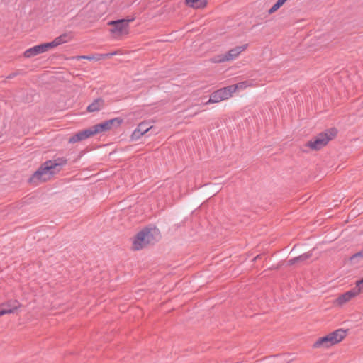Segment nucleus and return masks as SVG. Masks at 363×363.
<instances>
[{"label":"nucleus","instance_id":"1","mask_svg":"<svg viewBox=\"0 0 363 363\" xmlns=\"http://www.w3.org/2000/svg\"><path fill=\"white\" fill-rule=\"evenodd\" d=\"M67 163L65 157H57L45 162L29 179V182L38 185L39 183L49 180L51 177L58 173Z\"/></svg>","mask_w":363,"mask_h":363},{"label":"nucleus","instance_id":"2","mask_svg":"<svg viewBox=\"0 0 363 363\" xmlns=\"http://www.w3.org/2000/svg\"><path fill=\"white\" fill-rule=\"evenodd\" d=\"M160 231L157 228L146 227L136 234L132 248L134 250H139L149 245H154L160 239Z\"/></svg>","mask_w":363,"mask_h":363},{"label":"nucleus","instance_id":"3","mask_svg":"<svg viewBox=\"0 0 363 363\" xmlns=\"http://www.w3.org/2000/svg\"><path fill=\"white\" fill-rule=\"evenodd\" d=\"M337 134V130L335 128H331L309 140L306 146L313 150H319L325 147L330 140H333Z\"/></svg>","mask_w":363,"mask_h":363},{"label":"nucleus","instance_id":"4","mask_svg":"<svg viewBox=\"0 0 363 363\" xmlns=\"http://www.w3.org/2000/svg\"><path fill=\"white\" fill-rule=\"evenodd\" d=\"M133 20L134 18H122L108 22V25L111 27L110 32L116 38H120L124 35H128L129 33V23L133 21Z\"/></svg>","mask_w":363,"mask_h":363},{"label":"nucleus","instance_id":"5","mask_svg":"<svg viewBox=\"0 0 363 363\" xmlns=\"http://www.w3.org/2000/svg\"><path fill=\"white\" fill-rule=\"evenodd\" d=\"M231 87L232 86H228L213 91L210 95L209 100L206 104L218 103L221 101L228 99L232 96L233 94L235 93V89Z\"/></svg>","mask_w":363,"mask_h":363},{"label":"nucleus","instance_id":"6","mask_svg":"<svg viewBox=\"0 0 363 363\" xmlns=\"http://www.w3.org/2000/svg\"><path fill=\"white\" fill-rule=\"evenodd\" d=\"M123 122V119L117 117L110 120L105 121L101 123H98L94 125L95 131L97 133L107 132L113 128H118Z\"/></svg>","mask_w":363,"mask_h":363},{"label":"nucleus","instance_id":"7","mask_svg":"<svg viewBox=\"0 0 363 363\" xmlns=\"http://www.w3.org/2000/svg\"><path fill=\"white\" fill-rule=\"evenodd\" d=\"M51 48H53L50 42L43 43L26 50L24 52L23 55L26 58H30L36 56L40 53L45 52Z\"/></svg>","mask_w":363,"mask_h":363},{"label":"nucleus","instance_id":"8","mask_svg":"<svg viewBox=\"0 0 363 363\" xmlns=\"http://www.w3.org/2000/svg\"><path fill=\"white\" fill-rule=\"evenodd\" d=\"M96 134V133L93 125L89 128L79 131L78 133L70 137L69 139V143H75L77 142H80Z\"/></svg>","mask_w":363,"mask_h":363},{"label":"nucleus","instance_id":"9","mask_svg":"<svg viewBox=\"0 0 363 363\" xmlns=\"http://www.w3.org/2000/svg\"><path fill=\"white\" fill-rule=\"evenodd\" d=\"M96 134V133L93 125L89 128L79 131L78 133L70 137L69 139V143H75L77 142H80Z\"/></svg>","mask_w":363,"mask_h":363},{"label":"nucleus","instance_id":"10","mask_svg":"<svg viewBox=\"0 0 363 363\" xmlns=\"http://www.w3.org/2000/svg\"><path fill=\"white\" fill-rule=\"evenodd\" d=\"M96 134V133L93 125L89 128L79 131L78 133L70 137L69 139V143H75L77 142H80Z\"/></svg>","mask_w":363,"mask_h":363},{"label":"nucleus","instance_id":"11","mask_svg":"<svg viewBox=\"0 0 363 363\" xmlns=\"http://www.w3.org/2000/svg\"><path fill=\"white\" fill-rule=\"evenodd\" d=\"M359 294V289H351L341 295H340L335 301V304L337 306H342L352 298L355 297Z\"/></svg>","mask_w":363,"mask_h":363},{"label":"nucleus","instance_id":"12","mask_svg":"<svg viewBox=\"0 0 363 363\" xmlns=\"http://www.w3.org/2000/svg\"><path fill=\"white\" fill-rule=\"evenodd\" d=\"M247 47V45L245 44L244 45L238 46L230 50L227 53L222 56V58L220 60V61L225 62L235 59L237 56L239 55L240 53L244 51Z\"/></svg>","mask_w":363,"mask_h":363},{"label":"nucleus","instance_id":"13","mask_svg":"<svg viewBox=\"0 0 363 363\" xmlns=\"http://www.w3.org/2000/svg\"><path fill=\"white\" fill-rule=\"evenodd\" d=\"M151 128L152 126H150L148 123H140L136 129L133 132L131 135V139L133 140L139 139L142 135L147 133L151 129Z\"/></svg>","mask_w":363,"mask_h":363},{"label":"nucleus","instance_id":"14","mask_svg":"<svg viewBox=\"0 0 363 363\" xmlns=\"http://www.w3.org/2000/svg\"><path fill=\"white\" fill-rule=\"evenodd\" d=\"M335 344L333 343L330 334H328L324 337L318 338V340L315 342L313 347L314 348H319V347L328 348L330 346H333Z\"/></svg>","mask_w":363,"mask_h":363},{"label":"nucleus","instance_id":"15","mask_svg":"<svg viewBox=\"0 0 363 363\" xmlns=\"http://www.w3.org/2000/svg\"><path fill=\"white\" fill-rule=\"evenodd\" d=\"M105 106V101L104 99L99 97L93 101L86 108L88 112H96L102 109Z\"/></svg>","mask_w":363,"mask_h":363},{"label":"nucleus","instance_id":"16","mask_svg":"<svg viewBox=\"0 0 363 363\" xmlns=\"http://www.w3.org/2000/svg\"><path fill=\"white\" fill-rule=\"evenodd\" d=\"M333 343L337 344L341 342L347 335V330L343 329H337L330 333H329Z\"/></svg>","mask_w":363,"mask_h":363},{"label":"nucleus","instance_id":"17","mask_svg":"<svg viewBox=\"0 0 363 363\" xmlns=\"http://www.w3.org/2000/svg\"><path fill=\"white\" fill-rule=\"evenodd\" d=\"M72 39L71 33H65L60 36L55 38L51 43L52 48L57 47L63 43H67Z\"/></svg>","mask_w":363,"mask_h":363},{"label":"nucleus","instance_id":"18","mask_svg":"<svg viewBox=\"0 0 363 363\" xmlns=\"http://www.w3.org/2000/svg\"><path fill=\"white\" fill-rule=\"evenodd\" d=\"M312 256V253L310 252L303 253L300 256H298L296 257H294L293 259H291L288 260L287 262V266H292L298 262H304L307 260L308 259L311 258Z\"/></svg>","mask_w":363,"mask_h":363},{"label":"nucleus","instance_id":"19","mask_svg":"<svg viewBox=\"0 0 363 363\" xmlns=\"http://www.w3.org/2000/svg\"><path fill=\"white\" fill-rule=\"evenodd\" d=\"M21 304L16 300H11L5 303H2L1 307L2 310H11V313H13L19 307Z\"/></svg>","mask_w":363,"mask_h":363},{"label":"nucleus","instance_id":"20","mask_svg":"<svg viewBox=\"0 0 363 363\" xmlns=\"http://www.w3.org/2000/svg\"><path fill=\"white\" fill-rule=\"evenodd\" d=\"M186 4L190 7L203 9L207 5V0H185Z\"/></svg>","mask_w":363,"mask_h":363},{"label":"nucleus","instance_id":"21","mask_svg":"<svg viewBox=\"0 0 363 363\" xmlns=\"http://www.w3.org/2000/svg\"><path fill=\"white\" fill-rule=\"evenodd\" d=\"M286 1L284 0H277V1L269 9L268 13L272 14L277 11Z\"/></svg>","mask_w":363,"mask_h":363},{"label":"nucleus","instance_id":"22","mask_svg":"<svg viewBox=\"0 0 363 363\" xmlns=\"http://www.w3.org/2000/svg\"><path fill=\"white\" fill-rule=\"evenodd\" d=\"M246 84H247V82H240V83H238L235 84L230 85V86H233L232 88L235 89V92L238 89H245L247 86Z\"/></svg>","mask_w":363,"mask_h":363},{"label":"nucleus","instance_id":"23","mask_svg":"<svg viewBox=\"0 0 363 363\" xmlns=\"http://www.w3.org/2000/svg\"><path fill=\"white\" fill-rule=\"evenodd\" d=\"M20 74H23V72H22L21 70L18 69V70H16V72H12V73H11L9 75H8V76L6 77V79H13V78H14V77H16V76H18V75H20Z\"/></svg>","mask_w":363,"mask_h":363},{"label":"nucleus","instance_id":"24","mask_svg":"<svg viewBox=\"0 0 363 363\" xmlns=\"http://www.w3.org/2000/svg\"><path fill=\"white\" fill-rule=\"evenodd\" d=\"M359 257H363V249L361 251L352 255L350 257V260L353 262L354 259Z\"/></svg>","mask_w":363,"mask_h":363},{"label":"nucleus","instance_id":"25","mask_svg":"<svg viewBox=\"0 0 363 363\" xmlns=\"http://www.w3.org/2000/svg\"><path fill=\"white\" fill-rule=\"evenodd\" d=\"M352 289H359V293L363 290V279L356 282V286Z\"/></svg>","mask_w":363,"mask_h":363},{"label":"nucleus","instance_id":"26","mask_svg":"<svg viewBox=\"0 0 363 363\" xmlns=\"http://www.w3.org/2000/svg\"><path fill=\"white\" fill-rule=\"evenodd\" d=\"M113 55H115V52L97 55H98L97 60L104 59L106 57H110L113 56Z\"/></svg>","mask_w":363,"mask_h":363},{"label":"nucleus","instance_id":"27","mask_svg":"<svg viewBox=\"0 0 363 363\" xmlns=\"http://www.w3.org/2000/svg\"><path fill=\"white\" fill-rule=\"evenodd\" d=\"M79 58H83V59H87V60H97V57H94V55H89V56H79L78 57Z\"/></svg>","mask_w":363,"mask_h":363},{"label":"nucleus","instance_id":"28","mask_svg":"<svg viewBox=\"0 0 363 363\" xmlns=\"http://www.w3.org/2000/svg\"><path fill=\"white\" fill-rule=\"evenodd\" d=\"M261 257H262V255H257V256L253 259V260H254V261H256V260H257L258 259L261 258Z\"/></svg>","mask_w":363,"mask_h":363},{"label":"nucleus","instance_id":"29","mask_svg":"<svg viewBox=\"0 0 363 363\" xmlns=\"http://www.w3.org/2000/svg\"><path fill=\"white\" fill-rule=\"evenodd\" d=\"M285 1H286L287 0H284Z\"/></svg>","mask_w":363,"mask_h":363}]
</instances>
